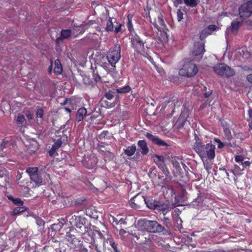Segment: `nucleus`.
Instances as JSON below:
<instances>
[{
    "label": "nucleus",
    "instance_id": "nucleus-28",
    "mask_svg": "<svg viewBox=\"0 0 252 252\" xmlns=\"http://www.w3.org/2000/svg\"><path fill=\"white\" fill-rule=\"evenodd\" d=\"M244 169V167L241 165V163L239 165L237 164L234 165L233 171L238 175L241 174V172Z\"/></svg>",
    "mask_w": 252,
    "mask_h": 252
},
{
    "label": "nucleus",
    "instance_id": "nucleus-64",
    "mask_svg": "<svg viewBox=\"0 0 252 252\" xmlns=\"http://www.w3.org/2000/svg\"><path fill=\"white\" fill-rule=\"evenodd\" d=\"M104 149V147L102 146H101L100 149Z\"/></svg>",
    "mask_w": 252,
    "mask_h": 252
},
{
    "label": "nucleus",
    "instance_id": "nucleus-1",
    "mask_svg": "<svg viewBox=\"0 0 252 252\" xmlns=\"http://www.w3.org/2000/svg\"><path fill=\"white\" fill-rule=\"evenodd\" d=\"M193 149L202 160L204 158L213 159L215 157V146L212 143L204 144L201 141H197L193 145Z\"/></svg>",
    "mask_w": 252,
    "mask_h": 252
},
{
    "label": "nucleus",
    "instance_id": "nucleus-57",
    "mask_svg": "<svg viewBox=\"0 0 252 252\" xmlns=\"http://www.w3.org/2000/svg\"><path fill=\"white\" fill-rule=\"evenodd\" d=\"M178 4H181L183 2V0H174Z\"/></svg>",
    "mask_w": 252,
    "mask_h": 252
},
{
    "label": "nucleus",
    "instance_id": "nucleus-42",
    "mask_svg": "<svg viewBox=\"0 0 252 252\" xmlns=\"http://www.w3.org/2000/svg\"><path fill=\"white\" fill-rule=\"evenodd\" d=\"M128 18V22L127 23V27L128 28L129 31H130L131 29L132 28V22L131 21V17H130L129 15L127 16Z\"/></svg>",
    "mask_w": 252,
    "mask_h": 252
},
{
    "label": "nucleus",
    "instance_id": "nucleus-20",
    "mask_svg": "<svg viewBox=\"0 0 252 252\" xmlns=\"http://www.w3.org/2000/svg\"><path fill=\"white\" fill-rule=\"evenodd\" d=\"M6 235L4 234L0 233V252H2L7 246L5 242Z\"/></svg>",
    "mask_w": 252,
    "mask_h": 252
},
{
    "label": "nucleus",
    "instance_id": "nucleus-2",
    "mask_svg": "<svg viewBox=\"0 0 252 252\" xmlns=\"http://www.w3.org/2000/svg\"><path fill=\"white\" fill-rule=\"evenodd\" d=\"M198 71L197 66L192 60L186 62L183 67L180 69L179 74L186 77H193Z\"/></svg>",
    "mask_w": 252,
    "mask_h": 252
},
{
    "label": "nucleus",
    "instance_id": "nucleus-33",
    "mask_svg": "<svg viewBox=\"0 0 252 252\" xmlns=\"http://www.w3.org/2000/svg\"><path fill=\"white\" fill-rule=\"evenodd\" d=\"M202 160L203 162V165L205 169L209 172L212 168V164L207 160V158H204V159Z\"/></svg>",
    "mask_w": 252,
    "mask_h": 252
},
{
    "label": "nucleus",
    "instance_id": "nucleus-23",
    "mask_svg": "<svg viewBox=\"0 0 252 252\" xmlns=\"http://www.w3.org/2000/svg\"><path fill=\"white\" fill-rule=\"evenodd\" d=\"M55 67L54 72L57 74H61L62 72L63 69L61 63L59 60H56L54 63Z\"/></svg>",
    "mask_w": 252,
    "mask_h": 252
},
{
    "label": "nucleus",
    "instance_id": "nucleus-34",
    "mask_svg": "<svg viewBox=\"0 0 252 252\" xmlns=\"http://www.w3.org/2000/svg\"><path fill=\"white\" fill-rule=\"evenodd\" d=\"M144 203L146 204L149 208L153 209L155 207V204L153 203V200H149L145 198Z\"/></svg>",
    "mask_w": 252,
    "mask_h": 252
},
{
    "label": "nucleus",
    "instance_id": "nucleus-31",
    "mask_svg": "<svg viewBox=\"0 0 252 252\" xmlns=\"http://www.w3.org/2000/svg\"><path fill=\"white\" fill-rule=\"evenodd\" d=\"M113 23L111 18H109L107 21L106 30L107 31H112L113 30Z\"/></svg>",
    "mask_w": 252,
    "mask_h": 252
},
{
    "label": "nucleus",
    "instance_id": "nucleus-48",
    "mask_svg": "<svg viewBox=\"0 0 252 252\" xmlns=\"http://www.w3.org/2000/svg\"><path fill=\"white\" fill-rule=\"evenodd\" d=\"M247 80L252 84V74H249L247 77Z\"/></svg>",
    "mask_w": 252,
    "mask_h": 252
},
{
    "label": "nucleus",
    "instance_id": "nucleus-51",
    "mask_svg": "<svg viewBox=\"0 0 252 252\" xmlns=\"http://www.w3.org/2000/svg\"><path fill=\"white\" fill-rule=\"evenodd\" d=\"M157 71L160 73L161 75H163L164 73V70L161 68H159L157 69Z\"/></svg>",
    "mask_w": 252,
    "mask_h": 252
},
{
    "label": "nucleus",
    "instance_id": "nucleus-58",
    "mask_svg": "<svg viewBox=\"0 0 252 252\" xmlns=\"http://www.w3.org/2000/svg\"><path fill=\"white\" fill-rule=\"evenodd\" d=\"M195 142H197V141H201L199 139V137H198L197 136L195 135Z\"/></svg>",
    "mask_w": 252,
    "mask_h": 252
},
{
    "label": "nucleus",
    "instance_id": "nucleus-37",
    "mask_svg": "<svg viewBox=\"0 0 252 252\" xmlns=\"http://www.w3.org/2000/svg\"><path fill=\"white\" fill-rule=\"evenodd\" d=\"M25 120V117L23 115H20L18 116L16 123L18 125H22Z\"/></svg>",
    "mask_w": 252,
    "mask_h": 252
},
{
    "label": "nucleus",
    "instance_id": "nucleus-59",
    "mask_svg": "<svg viewBox=\"0 0 252 252\" xmlns=\"http://www.w3.org/2000/svg\"><path fill=\"white\" fill-rule=\"evenodd\" d=\"M95 249L97 251V252H100V251H99V250L97 248V246H95Z\"/></svg>",
    "mask_w": 252,
    "mask_h": 252
},
{
    "label": "nucleus",
    "instance_id": "nucleus-25",
    "mask_svg": "<svg viewBox=\"0 0 252 252\" xmlns=\"http://www.w3.org/2000/svg\"><path fill=\"white\" fill-rule=\"evenodd\" d=\"M106 243L109 244L114 249L115 252H117L118 250L116 245L112 238H108L106 241H104L103 243V246H105Z\"/></svg>",
    "mask_w": 252,
    "mask_h": 252
},
{
    "label": "nucleus",
    "instance_id": "nucleus-17",
    "mask_svg": "<svg viewBox=\"0 0 252 252\" xmlns=\"http://www.w3.org/2000/svg\"><path fill=\"white\" fill-rule=\"evenodd\" d=\"M87 110L84 107H82L79 109L76 114V121L80 122L82 121L84 117L87 115Z\"/></svg>",
    "mask_w": 252,
    "mask_h": 252
},
{
    "label": "nucleus",
    "instance_id": "nucleus-10",
    "mask_svg": "<svg viewBox=\"0 0 252 252\" xmlns=\"http://www.w3.org/2000/svg\"><path fill=\"white\" fill-rule=\"evenodd\" d=\"M153 160L155 163L158 165L163 172V173L167 175L169 171L166 169L165 165V158L163 156L155 155L153 157Z\"/></svg>",
    "mask_w": 252,
    "mask_h": 252
},
{
    "label": "nucleus",
    "instance_id": "nucleus-26",
    "mask_svg": "<svg viewBox=\"0 0 252 252\" xmlns=\"http://www.w3.org/2000/svg\"><path fill=\"white\" fill-rule=\"evenodd\" d=\"M130 87L129 86H126L125 87L119 88L116 89V91L119 94H125L129 92L130 91Z\"/></svg>",
    "mask_w": 252,
    "mask_h": 252
},
{
    "label": "nucleus",
    "instance_id": "nucleus-62",
    "mask_svg": "<svg viewBox=\"0 0 252 252\" xmlns=\"http://www.w3.org/2000/svg\"><path fill=\"white\" fill-rule=\"evenodd\" d=\"M83 251L84 252H86L87 251V250L86 249H83Z\"/></svg>",
    "mask_w": 252,
    "mask_h": 252
},
{
    "label": "nucleus",
    "instance_id": "nucleus-16",
    "mask_svg": "<svg viewBox=\"0 0 252 252\" xmlns=\"http://www.w3.org/2000/svg\"><path fill=\"white\" fill-rule=\"evenodd\" d=\"M138 148L143 155H146L149 152L147 144L145 140H139L137 143Z\"/></svg>",
    "mask_w": 252,
    "mask_h": 252
},
{
    "label": "nucleus",
    "instance_id": "nucleus-11",
    "mask_svg": "<svg viewBox=\"0 0 252 252\" xmlns=\"http://www.w3.org/2000/svg\"><path fill=\"white\" fill-rule=\"evenodd\" d=\"M145 197L142 195H137L129 201V204L130 206L134 209L140 208L141 205L143 204L144 201Z\"/></svg>",
    "mask_w": 252,
    "mask_h": 252
},
{
    "label": "nucleus",
    "instance_id": "nucleus-44",
    "mask_svg": "<svg viewBox=\"0 0 252 252\" xmlns=\"http://www.w3.org/2000/svg\"><path fill=\"white\" fill-rule=\"evenodd\" d=\"M66 239L68 241H69L71 243H73V242L74 241V239H75V238L74 237V236L71 235L70 234H68V235H66Z\"/></svg>",
    "mask_w": 252,
    "mask_h": 252
},
{
    "label": "nucleus",
    "instance_id": "nucleus-60",
    "mask_svg": "<svg viewBox=\"0 0 252 252\" xmlns=\"http://www.w3.org/2000/svg\"><path fill=\"white\" fill-rule=\"evenodd\" d=\"M65 110L68 112H70V110L69 108H65Z\"/></svg>",
    "mask_w": 252,
    "mask_h": 252
},
{
    "label": "nucleus",
    "instance_id": "nucleus-21",
    "mask_svg": "<svg viewBox=\"0 0 252 252\" xmlns=\"http://www.w3.org/2000/svg\"><path fill=\"white\" fill-rule=\"evenodd\" d=\"M136 150V146L135 145H132L130 146L127 147L126 149H125L124 152L127 156H131L135 153Z\"/></svg>",
    "mask_w": 252,
    "mask_h": 252
},
{
    "label": "nucleus",
    "instance_id": "nucleus-7",
    "mask_svg": "<svg viewBox=\"0 0 252 252\" xmlns=\"http://www.w3.org/2000/svg\"><path fill=\"white\" fill-rule=\"evenodd\" d=\"M239 13L241 18L246 19L252 14V1L245 3L239 9Z\"/></svg>",
    "mask_w": 252,
    "mask_h": 252
},
{
    "label": "nucleus",
    "instance_id": "nucleus-54",
    "mask_svg": "<svg viewBox=\"0 0 252 252\" xmlns=\"http://www.w3.org/2000/svg\"><path fill=\"white\" fill-rule=\"evenodd\" d=\"M112 219H113V221L114 222H115L116 223V224H118V220H117V219L114 218V217H112Z\"/></svg>",
    "mask_w": 252,
    "mask_h": 252
},
{
    "label": "nucleus",
    "instance_id": "nucleus-15",
    "mask_svg": "<svg viewBox=\"0 0 252 252\" xmlns=\"http://www.w3.org/2000/svg\"><path fill=\"white\" fill-rule=\"evenodd\" d=\"M242 21H234L231 23V26L227 28L226 31V34L227 35L229 32H232L233 34H235L239 27L241 25Z\"/></svg>",
    "mask_w": 252,
    "mask_h": 252
},
{
    "label": "nucleus",
    "instance_id": "nucleus-61",
    "mask_svg": "<svg viewBox=\"0 0 252 252\" xmlns=\"http://www.w3.org/2000/svg\"><path fill=\"white\" fill-rule=\"evenodd\" d=\"M249 24L252 26V20L249 21Z\"/></svg>",
    "mask_w": 252,
    "mask_h": 252
},
{
    "label": "nucleus",
    "instance_id": "nucleus-55",
    "mask_svg": "<svg viewBox=\"0 0 252 252\" xmlns=\"http://www.w3.org/2000/svg\"><path fill=\"white\" fill-rule=\"evenodd\" d=\"M121 30V26H120L118 28H115V32H118Z\"/></svg>",
    "mask_w": 252,
    "mask_h": 252
},
{
    "label": "nucleus",
    "instance_id": "nucleus-36",
    "mask_svg": "<svg viewBox=\"0 0 252 252\" xmlns=\"http://www.w3.org/2000/svg\"><path fill=\"white\" fill-rule=\"evenodd\" d=\"M62 143V140L59 139L55 142L54 144L52 146V148L56 150L61 146Z\"/></svg>",
    "mask_w": 252,
    "mask_h": 252
},
{
    "label": "nucleus",
    "instance_id": "nucleus-13",
    "mask_svg": "<svg viewBox=\"0 0 252 252\" xmlns=\"http://www.w3.org/2000/svg\"><path fill=\"white\" fill-rule=\"evenodd\" d=\"M204 45L202 43H196L195 44L192 51V55L199 56V58H202V55L204 52Z\"/></svg>",
    "mask_w": 252,
    "mask_h": 252
},
{
    "label": "nucleus",
    "instance_id": "nucleus-18",
    "mask_svg": "<svg viewBox=\"0 0 252 252\" xmlns=\"http://www.w3.org/2000/svg\"><path fill=\"white\" fill-rule=\"evenodd\" d=\"M101 105L105 108H112L116 104V100L109 101L102 98L101 100Z\"/></svg>",
    "mask_w": 252,
    "mask_h": 252
},
{
    "label": "nucleus",
    "instance_id": "nucleus-8",
    "mask_svg": "<svg viewBox=\"0 0 252 252\" xmlns=\"http://www.w3.org/2000/svg\"><path fill=\"white\" fill-rule=\"evenodd\" d=\"M145 228L148 231L156 233L161 232L164 227L156 221L149 220L145 223Z\"/></svg>",
    "mask_w": 252,
    "mask_h": 252
},
{
    "label": "nucleus",
    "instance_id": "nucleus-6",
    "mask_svg": "<svg viewBox=\"0 0 252 252\" xmlns=\"http://www.w3.org/2000/svg\"><path fill=\"white\" fill-rule=\"evenodd\" d=\"M93 24V23L89 22L88 23L85 25H81L80 26H76V29L73 28L71 31L69 30H63L61 32V36L63 38H67L69 37L71 35H72L74 37L76 36L78 32L79 33H83L85 30L88 28L90 25Z\"/></svg>",
    "mask_w": 252,
    "mask_h": 252
},
{
    "label": "nucleus",
    "instance_id": "nucleus-29",
    "mask_svg": "<svg viewBox=\"0 0 252 252\" xmlns=\"http://www.w3.org/2000/svg\"><path fill=\"white\" fill-rule=\"evenodd\" d=\"M26 208L22 206H19L16 207L12 212V215H16L20 213L24 212Z\"/></svg>",
    "mask_w": 252,
    "mask_h": 252
},
{
    "label": "nucleus",
    "instance_id": "nucleus-35",
    "mask_svg": "<svg viewBox=\"0 0 252 252\" xmlns=\"http://www.w3.org/2000/svg\"><path fill=\"white\" fill-rule=\"evenodd\" d=\"M9 199H12L14 203L18 206H23V202L20 199H14L11 196L8 197Z\"/></svg>",
    "mask_w": 252,
    "mask_h": 252
},
{
    "label": "nucleus",
    "instance_id": "nucleus-24",
    "mask_svg": "<svg viewBox=\"0 0 252 252\" xmlns=\"http://www.w3.org/2000/svg\"><path fill=\"white\" fill-rule=\"evenodd\" d=\"M223 130L225 138L228 141H230L232 138V135L230 129L227 126H223Z\"/></svg>",
    "mask_w": 252,
    "mask_h": 252
},
{
    "label": "nucleus",
    "instance_id": "nucleus-41",
    "mask_svg": "<svg viewBox=\"0 0 252 252\" xmlns=\"http://www.w3.org/2000/svg\"><path fill=\"white\" fill-rule=\"evenodd\" d=\"M244 159V157L241 155L236 156L235 157V161L237 162H240V163L243 162Z\"/></svg>",
    "mask_w": 252,
    "mask_h": 252
},
{
    "label": "nucleus",
    "instance_id": "nucleus-47",
    "mask_svg": "<svg viewBox=\"0 0 252 252\" xmlns=\"http://www.w3.org/2000/svg\"><path fill=\"white\" fill-rule=\"evenodd\" d=\"M93 74H94V78L95 81L98 82V81H100V79H101L100 77L99 76V75H98L96 74H95L94 71V72H93Z\"/></svg>",
    "mask_w": 252,
    "mask_h": 252
},
{
    "label": "nucleus",
    "instance_id": "nucleus-22",
    "mask_svg": "<svg viewBox=\"0 0 252 252\" xmlns=\"http://www.w3.org/2000/svg\"><path fill=\"white\" fill-rule=\"evenodd\" d=\"M155 27L159 31H162V30L163 31L164 30V28L165 27V24L163 20L161 17H158V19L155 24Z\"/></svg>",
    "mask_w": 252,
    "mask_h": 252
},
{
    "label": "nucleus",
    "instance_id": "nucleus-39",
    "mask_svg": "<svg viewBox=\"0 0 252 252\" xmlns=\"http://www.w3.org/2000/svg\"><path fill=\"white\" fill-rule=\"evenodd\" d=\"M35 219L36 220V223L37 225L39 226H42L44 225V222L42 219L37 217H35Z\"/></svg>",
    "mask_w": 252,
    "mask_h": 252
},
{
    "label": "nucleus",
    "instance_id": "nucleus-52",
    "mask_svg": "<svg viewBox=\"0 0 252 252\" xmlns=\"http://www.w3.org/2000/svg\"><path fill=\"white\" fill-rule=\"evenodd\" d=\"M27 116L29 119H32L33 118L32 115L30 113H29L28 114H27Z\"/></svg>",
    "mask_w": 252,
    "mask_h": 252
},
{
    "label": "nucleus",
    "instance_id": "nucleus-45",
    "mask_svg": "<svg viewBox=\"0 0 252 252\" xmlns=\"http://www.w3.org/2000/svg\"><path fill=\"white\" fill-rule=\"evenodd\" d=\"M248 114L249 115L250 118L251 119V123L249 124V126L250 128H252V109H249L248 110Z\"/></svg>",
    "mask_w": 252,
    "mask_h": 252
},
{
    "label": "nucleus",
    "instance_id": "nucleus-3",
    "mask_svg": "<svg viewBox=\"0 0 252 252\" xmlns=\"http://www.w3.org/2000/svg\"><path fill=\"white\" fill-rule=\"evenodd\" d=\"M121 57V46L120 44L115 45L114 47L111 48L106 55L108 62L113 67H115V64L120 61Z\"/></svg>",
    "mask_w": 252,
    "mask_h": 252
},
{
    "label": "nucleus",
    "instance_id": "nucleus-12",
    "mask_svg": "<svg viewBox=\"0 0 252 252\" xmlns=\"http://www.w3.org/2000/svg\"><path fill=\"white\" fill-rule=\"evenodd\" d=\"M145 135L148 139L151 140L153 143L158 146L163 147H167L168 146L167 143H166L163 140L159 139L158 137L156 136V135H154L150 133H147Z\"/></svg>",
    "mask_w": 252,
    "mask_h": 252
},
{
    "label": "nucleus",
    "instance_id": "nucleus-43",
    "mask_svg": "<svg viewBox=\"0 0 252 252\" xmlns=\"http://www.w3.org/2000/svg\"><path fill=\"white\" fill-rule=\"evenodd\" d=\"M43 115V110L39 109L37 110L36 112V117L38 118H42Z\"/></svg>",
    "mask_w": 252,
    "mask_h": 252
},
{
    "label": "nucleus",
    "instance_id": "nucleus-40",
    "mask_svg": "<svg viewBox=\"0 0 252 252\" xmlns=\"http://www.w3.org/2000/svg\"><path fill=\"white\" fill-rule=\"evenodd\" d=\"M214 141L218 143L219 144L218 146V148L219 149H221L225 145H226V144L223 143L222 142H221V141L218 139V138H215L214 139ZM227 145H228V144H226Z\"/></svg>",
    "mask_w": 252,
    "mask_h": 252
},
{
    "label": "nucleus",
    "instance_id": "nucleus-32",
    "mask_svg": "<svg viewBox=\"0 0 252 252\" xmlns=\"http://www.w3.org/2000/svg\"><path fill=\"white\" fill-rule=\"evenodd\" d=\"M238 53L244 59H248L250 56V53L247 51H244V49H240Z\"/></svg>",
    "mask_w": 252,
    "mask_h": 252
},
{
    "label": "nucleus",
    "instance_id": "nucleus-19",
    "mask_svg": "<svg viewBox=\"0 0 252 252\" xmlns=\"http://www.w3.org/2000/svg\"><path fill=\"white\" fill-rule=\"evenodd\" d=\"M172 163L173 166L177 169L180 168V163L184 164L182 159L179 157L172 158Z\"/></svg>",
    "mask_w": 252,
    "mask_h": 252
},
{
    "label": "nucleus",
    "instance_id": "nucleus-5",
    "mask_svg": "<svg viewBox=\"0 0 252 252\" xmlns=\"http://www.w3.org/2000/svg\"><path fill=\"white\" fill-rule=\"evenodd\" d=\"M132 47L138 53L143 54L146 52L145 42L137 34L132 35L131 38Z\"/></svg>",
    "mask_w": 252,
    "mask_h": 252
},
{
    "label": "nucleus",
    "instance_id": "nucleus-63",
    "mask_svg": "<svg viewBox=\"0 0 252 252\" xmlns=\"http://www.w3.org/2000/svg\"><path fill=\"white\" fill-rule=\"evenodd\" d=\"M217 252H225L219 250V251H217Z\"/></svg>",
    "mask_w": 252,
    "mask_h": 252
},
{
    "label": "nucleus",
    "instance_id": "nucleus-56",
    "mask_svg": "<svg viewBox=\"0 0 252 252\" xmlns=\"http://www.w3.org/2000/svg\"><path fill=\"white\" fill-rule=\"evenodd\" d=\"M118 223H124V220L122 218L120 219L119 220H118Z\"/></svg>",
    "mask_w": 252,
    "mask_h": 252
},
{
    "label": "nucleus",
    "instance_id": "nucleus-49",
    "mask_svg": "<svg viewBox=\"0 0 252 252\" xmlns=\"http://www.w3.org/2000/svg\"><path fill=\"white\" fill-rule=\"evenodd\" d=\"M56 151V150H55L54 148L52 147V149L50 150L49 152V154L50 156H53Z\"/></svg>",
    "mask_w": 252,
    "mask_h": 252
},
{
    "label": "nucleus",
    "instance_id": "nucleus-53",
    "mask_svg": "<svg viewBox=\"0 0 252 252\" xmlns=\"http://www.w3.org/2000/svg\"><path fill=\"white\" fill-rule=\"evenodd\" d=\"M52 63L51 62L50 66L48 68V72L49 73H51L52 72Z\"/></svg>",
    "mask_w": 252,
    "mask_h": 252
},
{
    "label": "nucleus",
    "instance_id": "nucleus-50",
    "mask_svg": "<svg viewBox=\"0 0 252 252\" xmlns=\"http://www.w3.org/2000/svg\"><path fill=\"white\" fill-rule=\"evenodd\" d=\"M211 93H212V92L211 91L206 92L204 94V96H205V97H208L211 95Z\"/></svg>",
    "mask_w": 252,
    "mask_h": 252
},
{
    "label": "nucleus",
    "instance_id": "nucleus-46",
    "mask_svg": "<svg viewBox=\"0 0 252 252\" xmlns=\"http://www.w3.org/2000/svg\"><path fill=\"white\" fill-rule=\"evenodd\" d=\"M251 163L249 161H245L241 163V165L245 169L246 167L249 166Z\"/></svg>",
    "mask_w": 252,
    "mask_h": 252
},
{
    "label": "nucleus",
    "instance_id": "nucleus-14",
    "mask_svg": "<svg viewBox=\"0 0 252 252\" xmlns=\"http://www.w3.org/2000/svg\"><path fill=\"white\" fill-rule=\"evenodd\" d=\"M217 27L214 25H210L203 30L200 33V38L201 40L204 39L207 36L211 34L212 32L215 31Z\"/></svg>",
    "mask_w": 252,
    "mask_h": 252
},
{
    "label": "nucleus",
    "instance_id": "nucleus-4",
    "mask_svg": "<svg viewBox=\"0 0 252 252\" xmlns=\"http://www.w3.org/2000/svg\"><path fill=\"white\" fill-rule=\"evenodd\" d=\"M215 72L220 76L229 77L235 74L233 69L225 63H218L213 67Z\"/></svg>",
    "mask_w": 252,
    "mask_h": 252
},
{
    "label": "nucleus",
    "instance_id": "nucleus-9",
    "mask_svg": "<svg viewBox=\"0 0 252 252\" xmlns=\"http://www.w3.org/2000/svg\"><path fill=\"white\" fill-rule=\"evenodd\" d=\"M30 176L31 179L35 183L41 185L42 184V178L38 173V169L36 167L29 168L26 170Z\"/></svg>",
    "mask_w": 252,
    "mask_h": 252
},
{
    "label": "nucleus",
    "instance_id": "nucleus-27",
    "mask_svg": "<svg viewBox=\"0 0 252 252\" xmlns=\"http://www.w3.org/2000/svg\"><path fill=\"white\" fill-rule=\"evenodd\" d=\"M184 3L188 6L195 7L198 4L197 0H184Z\"/></svg>",
    "mask_w": 252,
    "mask_h": 252
},
{
    "label": "nucleus",
    "instance_id": "nucleus-30",
    "mask_svg": "<svg viewBox=\"0 0 252 252\" xmlns=\"http://www.w3.org/2000/svg\"><path fill=\"white\" fill-rule=\"evenodd\" d=\"M105 99H107L109 101L116 100V98H114V93L111 91L107 92L104 97Z\"/></svg>",
    "mask_w": 252,
    "mask_h": 252
},
{
    "label": "nucleus",
    "instance_id": "nucleus-38",
    "mask_svg": "<svg viewBox=\"0 0 252 252\" xmlns=\"http://www.w3.org/2000/svg\"><path fill=\"white\" fill-rule=\"evenodd\" d=\"M183 15L184 14L183 12L180 9H178L177 12V20L179 22H180L182 21V20L183 19Z\"/></svg>",
    "mask_w": 252,
    "mask_h": 252
}]
</instances>
